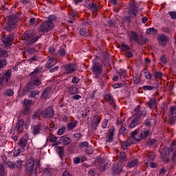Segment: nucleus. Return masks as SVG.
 Masks as SVG:
<instances>
[{
    "mask_svg": "<svg viewBox=\"0 0 176 176\" xmlns=\"http://www.w3.org/2000/svg\"><path fill=\"white\" fill-rule=\"evenodd\" d=\"M155 153L150 152L148 155V159H149V160H153L155 159Z\"/></svg>",
    "mask_w": 176,
    "mask_h": 176,
    "instance_id": "nucleus-63",
    "label": "nucleus"
},
{
    "mask_svg": "<svg viewBox=\"0 0 176 176\" xmlns=\"http://www.w3.org/2000/svg\"><path fill=\"white\" fill-rule=\"evenodd\" d=\"M87 5L88 6V9H90V10H92V11H96V10H98V7H97V4L96 3H87Z\"/></svg>",
    "mask_w": 176,
    "mask_h": 176,
    "instance_id": "nucleus-38",
    "label": "nucleus"
},
{
    "mask_svg": "<svg viewBox=\"0 0 176 176\" xmlns=\"http://www.w3.org/2000/svg\"><path fill=\"white\" fill-rule=\"evenodd\" d=\"M39 91H32L31 94L29 96L30 98H35V97H36V96H39Z\"/></svg>",
    "mask_w": 176,
    "mask_h": 176,
    "instance_id": "nucleus-46",
    "label": "nucleus"
},
{
    "mask_svg": "<svg viewBox=\"0 0 176 176\" xmlns=\"http://www.w3.org/2000/svg\"><path fill=\"white\" fill-rule=\"evenodd\" d=\"M138 164V160L134 159L132 160L131 162H128V166L130 168L131 167H135Z\"/></svg>",
    "mask_w": 176,
    "mask_h": 176,
    "instance_id": "nucleus-42",
    "label": "nucleus"
},
{
    "mask_svg": "<svg viewBox=\"0 0 176 176\" xmlns=\"http://www.w3.org/2000/svg\"><path fill=\"white\" fill-rule=\"evenodd\" d=\"M137 43L139 45H145L146 42H148V39L145 38H142V35L138 36V40H136Z\"/></svg>",
    "mask_w": 176,
    "mask_h": 176,
    "instance_id": "nucleus-31",
    "label": "nucleus"
},
{
    "mask_svg": "<svg viewBox=\"0 0 176 176\" xmlns=\"http://www.w3.org/2000/svg\"><path fill=\"white\" fill-rule=\"evenodd\" d=\"M47 141H50V142H55L57 141V137H56L54 135H50V138H47Z\"/></svg>",
    "mask_w": 176,
    "mask_h": 176,
    "instance_id": "nucleus-49",
    "label": "nucleus"
},
{
    "mask_svg": "<svg viewBox=\"0 0 176 176\" xmlns=\"http://www.w3.org/2000/svg\"><path fill=\"white\" fill-rule=\"evenodd\" d=\"M168 116V123L170 126L175 124L176 122V106H172L169 109Z\"/></svg>",
    "mask_w": 176,
    "mask_h": 176,
    "instance_id": "nucleus-7",
    "label": "nucleus"
},
{
    "mask_svg": "<svg viewBox=\"0 0 176 176\" xmlns=\"http://www.w3.org/2000/svg\"><path fill=\"white\" fill-rule=\"evenodd\" d=\"M172 162L174 164H176V151L173 152V157H172Z\"/></svg>",
    "mask_w": 176,
    "mask_h": 176,
    "instance_id": "nucleus-64",
    "label": "nucleus"
},
{
    "mask_svg": "<svg viewBox=\"0 0 176 176\" xmlns=\"http://www.w3.org/2000/svg\"><path fill=\"white\" fill-rule=\"evenodd\" d=\"M42 118L46 119V118H49L52 119L53 116H54V110H53V107H48L41 113Z\"/></svg>",
    "mask_w": 176,
    "mask_h": 176,
    "instance_id": "nucleus-10",
    "label": "nucleus"
},
{
    "mask_svg": "<svg viewBox=\"0 0 176 176\" xmlns=\"http://www.w3.org/2000/svg\"><path fill=\"white\" fill-rule=\"evenodd\" d=\"M56 152H57L59 157H63V156H64V147L58 146L56 148Z\"/></svg>",
    "mask_w": 176,
    "mask_h": 176,
    "instance_id": "nucleus-39",
    "label": "nucleus"
},
{
    "mask_svg": "<svg viewBox=\"0 0 176 176\" xmlns=\"http://www.w3.org/2000/svg\"><path fill=\"white\" fill-rule=\"evenodd\" d=\"M160 61L162 63V64L166 65L167 63V58H166V55H162L160 56Z\"/></svg>",
    "mask_w": 176,
    "mask_h": 176,
    "instance_id": "nucleus-52",
    "label": "nucleus"
},
{
    "mask_svg": "<svg viewBox=\"0 0 176 176\" xmlns=\"http://www.w3.org/2000/svg\"><path fill=\"white\" fill-rule=\"evenodd\" d=\"M32 104V101L31 100H24L23 105H24V109H23V114L24 115H28L30 113V111L31 109V107H30Z\"/></svg>",
    "mask_w": 176,
    "mask_h": 176,
    "instance_id": "nucleus-14",
    "label": "nucleus"
},
{
    "mask_svg": "<svg viewBox=\"0 0 176 176\" xmlns=\"http://www.w3.org/2000/svg\"><path fill=\"white\" fill-rule=\"evenodd\" d=\"M78 146L80 148V149H83V148H87L89 146V142H82L79 144Z\"/></svg>",
    "mask_w": 176,
    "mask_h": 176,
    "instance_id": "nucleus-50",
    "label": "nucleus"
},
{
    "mask_svg": "<svg viewBox=\"0 0 176 176\" xmlns=\"http://www.w3.org/2000/svg\"><path fill=\"white\" fill-rule=\"evenodd\" d=\"M142 89L143 90H148V91H151V90H153V89H155V87L153 86H151V85H144Z\"/></svg>",
    "mask_w": 176,
    "mask_h": 176,
    "instance_id": "nucleus-54",
    "label": "nucleus"
},
{
    "mask_svg": "<svg viewBox=\"0 0 176 176\" xmlns=\"http://www.w3.org/2000/svg\"><path fill=\"white\" fill-rule=\"evenodd\" d=\"M91 71L95 75H101L102 74V64L99 63H94Z\"/></svg>",
    "mask_w": 176,
    "mask_h": 176,
    "instance_id": "nucleus-11",
    "label": "nucleus"
},
{
    "mask_svg": "<svg viewBox=\"0 0 176 176\" xmlns=\"http://www.w3.org/2000/svg\"><path fill=\"white\" fill-rule=\"evenodd\" d=\"M78 126V121H74L67 124L68 130H74Z\"/></svg>",
    "mask_w": 176,
    "mask_h": 176,
    "instance_id": "nucleus-36",
    "label": "nucleus"
},
{
    "mask_svg": "<svg viewBox=\"0 0 176 176\" xmlns=\"http://www.w3.org/2000/svg\"><path fill=\"white\" fill-rule=\"evenodd\" d=\"M140 129H136L131 133L130 138H133L135 141H141V135H140Z\"/></svg>",
    "mask_w": 176,
    "mask_h": 176,
    "instance_id": "nucleus-16",
    "label": "nucleus"
},
{
    "mask_svg": "<svg viewBox=\"0 0 176 176\" xmlns=\"http://www.w3.org/2000/svg\"><path fill=\"white\" fill-rule=\"evenodd\" d=\"M13 41H14V36L13 34H9L8 36H3L1 37V42L3 43L6 47L12 46Z\"/></svg>",
    "mask_w": 176,
    "mask_h": 176,
    "instance_id": "nucleus-9",
    "label": "nucleus"
},
{
    "mask_svg": "<svg viewBox=\"0 0 176 176\" xmlns=\"http://www.w3.org/2000/svg\"><path fill=\"white\" fill-rule=\"evenodd\" d=\"M119 134L121 135H124V134H126V126H121V128L119 131Z\"/></svg>",
    "mask_w": 176,
    "mask_h": 176,
    "instance_id": "nucleus-51",
    "label": "nucleus"
},
{
    "mask_svg": "<svg viewBox=\"0 0 176 176\" xmlns=\"http://www.w3.org/2000/svg\"><path fill=\"white\" fill-rule=\"evenodd\" d=\"M167 37L166 35H160V37L158 38V42L161 46H166V43H167L166 39Z\"/></svg>",
    "mask_w": 176,
    "mask_h": 176,
    "instance_id": "nucleus-26",
    "label": "nucleus"
},
{
    "mask_svg": "<svg viewBox=\"0 0 176 176\" xmlns=\"http://www.w3.org/2000/svg\"><path fill=\"white\" fill-rule=\"evenodd\" d=\"M39 71H41V68H39V67L36 68L34 70V72H32L31 73V74H30L31 76H32V78H35V76H36V75H37L38 72H39Z\"/></svg>",
    "mask_w": 176,
    "mask_h": 176,
    "instance_id": "nucleus-55",
    "label": "nucleus"
},
{
    "mask_svg": "<svg viewBox=\"0 0 176 176\" xmlns=\"http://www.w3.org/2000/svg\"><path fill=\"white\" fill-rule=\"evenodd\" d=\"M8 168H10V170H13V168H14V167H16V163L12 162V161H8L6 163Z\"/></svg>",
    "mask_w": 176,
    "mask_h": 176,
    "instance_id": "nucleus-45",
    "label": "nucleus"
},
{
    "mask_svg": "<svg viewBox=\"0 0 176 176\" xmlns=\"http://www.w3.org/2000/svg\"><path fill=\"white\" fill-rule=\"evenodd\" d=\"M57 63V60L54 58H51L45 64V68H52Z\"/></svg>",
    "mask_w": 176,
    "mask_h": 176,
    "instance_id": "nucleus-23",
    "label": "nucleus"
},
{
    "mask_svg": "<svg viewBox=\"0 0 176 176\" xmlns=\"http://www.w3.org/2000/svg\"><path fill=\"white\" fill-rule=\"evenodd\" d=\"M113 174H120L121 171H122V167H120V166L119 165H114L113 166Z\"/></svg>",
    "mask_w": 176,
    "mask_h": 176,
    "instance_id": "nucleus-37",
    "label": "nucleus"
},
{
    "mask_svg": "<svg viewBox=\"0 0 176 176\" xmlns=\"http://www.w3.org/2000/svg\"><path fill=\"white\" fill-rule=\"evenodd\" d=\"M34 166H35V159L30 157L25 163V173L28 175H34L35 173L34 172Z\"/></svg>",
    "mask_w": 176,
    "mask_h": 176,
    "instance_id": "nucleus-3",
    "label": "nucleus"
},
{
    "mask_svg": "<svg viewBox=\"0 0 176 176\" xmlns=\"http://www.w3.org/2000/svg\"><path fill=\"white\" fill-rule=\"evenodd\" d=\"M65 54H66L65 49L60 47L57 54V56H59V57H64Z\"/></svg>",
    "mask_w": 176,
    "mask_h": 176,
    "instance_id": "nucleus-43",
    "label": "nucleus"
},
{
    "mask_svg": "<svg viewBox=\"0 0 176 176\" xmlns=\"http://www.w3.org/2000/svg\"><path fill=\"white\" fill-rule=\"evenodd\" d=\"M138 10H140V8L137 6V3L133 2L132 4H131L129 10V14H133V16H137V13H138Z\"/></svg>",
    "mask_w": 176,
    "mask_h": 176,
    "instance_id": "nucleus-12",
    "label": "nucleus"
},
{
    "mask_svg": "<svg viewBox=\"0 0 176 176\" xmlns=\"http://www.w3.org/2000/svg\"><path fill=\"white\" fill-rule=\"evenodd\" d=\"M115 135V127H111L109 130L107 142H112L113 141V135Z\"/></svg>",
    "mask_w": 176,
    "mask_h": 176,
    "instance_id": "nucleus-19",
    "label": "nucleus"
},
{
    "mask_svg": "<svg viewBox=\"0 0 176 176\" xmlns=\"http://www.w3.org/2000/svg\"><path fill=\"white\" fill-rule=\"evenodd\" d=\"M156 104H157V100H156V98H152L151 99H150L149 102L146 103V105H148L150 109H153Z\"/></svg>",
    "mask_w": 176,
    "mask_h": 176,
    "instance_id": "nucleus-28",
    "label": "nucleus"
},
{
    "mask_svg": "<svg viewBox=\"0 0 176 176\" xmlns=\"http://www.w3.org/2000/svg\"><path fill=\"white\" fill-rule=\"evenodd\" d=\"M8 175V171L5 168V166L3 164H0V176Z\"/></svg>",
    "mask_w": 176,
    "mask_h": 176,
    "instance_id": "nucleus-34",
    "label": "nucleus"
},
{
    "mask_svg": "<svg viewBox=\"0 0 176 176\" xmlns=\"http://www.w3.org/2000/svg\"><path fill=\"white\" fill-rule=\"evenodd\" d=\"M28 143V139L22 138L18 142V146H19V148H25V146H27Z\"/></svg>",
    "mask_w": 176,
    "mask_h": 176,
    "instance_id": "nucleus-27",
    "label": "nucleus"
},
{
    "mask_svg": "<svg viewBox=\"0 0 176 176\" xmlns=\"http://www.w3.org/2000/svg\"><path fill=\"white\" fill-rule=\"evenodd\" d=\"M15 130H17L18 131H23V130H24L23 119H21L17 122L16 125L15 126Z\"/></svg>",
    "mask_w": 176,
    "mask_h": 176,
    "instance_id": "nucleus-21",
    "label": "nucleus"
},
{
    "mask_svg": "<svg viewBox=\"0 0 176 176\" xmlns=\"http://www.w3.org/2000/svg\"><path fill=\"white\" fill-rule=\"evenodd\" d=\"M140 120L138 118H134L131 124L129 125V129H134V127H135V126H137L138 124V123H140Z\"/></svg>",
    "mask_w": 176,
    "mask_h": 176,
    "instance_id": "nucleus-30",
    "label": "nucleus"
},
{
    "mask_svg": "<svg viewBox=\"0 0 176 176\" xmlns=\"http://www.w3.org/2000/svg\"><path fill=\"white\" fill-rule=\"evenodd\" d=\"M104 100L109 102H113V97H112V95L109 94L105 95Z\"/></svg>",
    "mask_w": 176,
    "mask_h": 176,
    "instance_id": "nucleus-44",
    "label": "nucleus"
},
{
    "mask_svg": "<svg viewBox=\"0 0 176 176\" xmlns=\"http://www.w3.org/2000/svg\"><path fill=\"white\" fill-rule=\"evenodd\" d=\"M59 141H61L63 145L65 146L69 145V144L72 142V140H71L69 137H67L66 135L60 137Z\"/></svg>",
    "mask_w": 176,
    "mask_h": 176,
    "instance_id": "nucleus-20",
    "label": "nucleus"
},
{
    "mask_svg": "<svg viewBox=\"0 0 176 176\" xmlns=\"http://www.w3.org/2000/svg\"><path fill=\"white\" fill-rule=\"evenodd\" d=\"M23 36L27 45H34V43H35V42H37L38 39L41 38L40 36H35L34 30L25 32L23 34Z\"/></svg>",
    "mask_w": 176,
    "mask_h": 176,
    "instance_id": "nucleus-2",
    "label": "nucleus"
},
{
    "mask_svg": "<svg viewBox=\"0 0 176 176\" xmlns=\"http://www.w3.org/2000/svg\"><path fill=\"white\" fill-rule=\"evenodd\" d=\"M66 74H72L76 70V67L74 64H68L65 66Z\"/></svg>",
    "mask_w": 176,
    "mask_h": 176,
    "instance_id": "nucleus-18",
    "label": "nucleus"
},
{
    "mask_svg": "<svg viewBox=\"0 0 176 176\" xmlns=\"http://www.w3.org/2000/svg\"><path fill=\"white\" fill-rule=\"evenodd\" d=\"M129 41H133V42H137V40L138 39V35L137 32L131 31L128 34Z\"/></svg>",
    "mask_w": 176,
    "mask_h": 176,
    "instance_id": "nucleus-24",
    "label": "nucleus"
},
{
    "mask_svg": "<svg viewBox=\"0 0 176 176\" xmlns=\"http://www.w3.org/2000/svg\"><path fill=\"white\" fill-rule=\"evenodd\" d=\"M41 167V161L40 160H36V168L34 170V175L36 176L38 175V169Z\"/></svg>",
    "mask_w": 176,
    "mask_h": 176,
    "instance_id": "nucleus-47",
    "label": "nucleus"
},
{
    "mask_svg": "<svg viewBox=\"0 0 176 176\" xmlns=\"http://www.w3.org/2000/svg\"><path fill=\"white\" fill-rule=\"evenodd\" d=\"M49 52L50 54H52V56H57V53L56 52V48L54 47H50L49 48Z\"/></svg>",
    "mask_w": 176,
    "mask_h": 176,
    "instance_id": "nucleus-53",
    "label": "nucleus"
},
{
    "mask_svg": "<svg viewBox=\"0 0 176 176\" xmlns=\"http://www.w3.org/2000/svg\"><path fill=\"white\" fill-rule=\"evenodd\" d=\"M8 21L6 26V30L8 32H10L16 28V23L20 21V14H14L7 16Z\"/></svg>",
    "mask_w": 176,
    "mask_h": 176,
    "instance_id": "nucleus-1",
    "label": "nucleus"
},
{
    "mask_svg": "<svg viewBox=\"0 0 176 176\" xmlns=\"http://www.w3.org/2000/svg\"><path fill=\"white\" fill-rule=\"evenodd\" d=\"M100 122H101V118L100 116L96 115L94 117V120L91 122V129L92 130H97V127H98V124H100Z\"/></svg>",
    "mask_w": 176,
    "mask_h": 176,
    "instance_id": "nucleus-13",
    "label": "nucleus"
},
{
    "mask_svg": "<svg viewBox=\"0 0 176 176\" xmlns=\"http://www.w3.org/2000/svg\"><path fill=\"white\" fill-rule=\"evenodd\" d=\"M86 153H87V155H93V153H94V150L88 146L86 148Z\"/></svg>",
    "mask_w": 176,
    "mask_h": 176,
    "instance_id": "nucleus-60",
    "label": "nucleus"
},
{
    "mask_svg": "<svg viewBox=\"0 0 176 176\" xmlns=\"http://www.w3.org/2000/svg\"><path fill=\"white\" fill-rule=\"evenodd\" d=\"M174 148L170 147V148L165 147L162 150V153H161V159L164 162V163H168L170 162V155L173 153Z\"/></svg>",
    "mask_w": 176,
    "mask_h": 176,
    "instance_id": "nucleus-5",
    "label": "nucleus"
},
{
    "mask_svg": "<svg viewBox=\"0 0 176 176\" xmlns=\"http://www.w3.org/2000/svg\"><path fill=\"white\" fill-rule=\"evenodd\" d=\"M42 131V126L41 124L34 125L32 127V133L34 135H38V134H41V131Z\"/></svg>",
    "mask_w": 176,
    "mask_h": 176,
    "instance_id": "nucleus-17",
    "label": "nucleus"
},
{
    "mask_svg": "<svg viewBox=\"0 0 176 176\" xmlns=\"http://www.w3.org/2000/svg\"><path fill=\"white\" fill-rule=\"evenodd\" d=\"M1 8H3V10L6 12V13H8V12H9V4H8L7 3L3 4L1 6Z\"/></svg>",
    "mask_w": 176,
    "mask_h": 176,
    "instance_id": "nucleus-57",
    "label": "nucleus"
},
{
    "mask_svg": "<svg viewBox=\"0 0 176 176\" xmlns=\"http://www.w3.org/2000/svg\"><path fill=\"white\" fill-rule=\"evenodd\" d=\"M54 27L53 22L50 21H45L40 25L38 28V31L40 32H49Z\"/></svg>",
    "mask_w": 176,
    "mask_h": 176,
    "instance_id": "nucleus-8",
    "label": "nucleus"
},
{
    "mask_svg": "<svg viewBox=\"0 0 176 176\" xmlns=\"http://www.w3.org/2000/svg\"><path fill=\"white\" fill-rule=\"evenodd\" d=\"M69 93L72 95L78 94L79 88L76 85H71L69 87Z\"/></svg>",
    "mask_w": 176,
    "mask_h": 176,
    "instance_id": "nucleus-25",
    "label": "nucleus"
},
{
    "mask_svg": "<svg viewBox=\"0 0 176 176\" xmlns=\"http://www.w3.org/2000/svg\"><path fill=\"white\" fill-rule=\"evenodd\" d=\"M14 94V92L12 89H7L5 92V95L8 97H12Z\"/></svg>",
    "mask_w": 176,
    "mask_h": 176,
    "instance_id": "nucleus-58",
    "label": "nucleus"
},
{
    "mask_svg": "<svg viewBox=\"0 0 176 176\" xmlns=\"http://www.w3.org/2000/svg\"><path fill=\"white\" fill-rule=\"evenodd\" d=\"M142 74L144 75V78H146V79H148V80L152 79V74H151V72H149V70L146 69H144L142 71Z\"/></svg>",
    "mask_w": 176,
    "mask_h": 176,
    "instance_id": "nucleus-33",
    "label": "nucleus"
},
{
    "mask_svg": "<svg viewBox=\"0 0 176 176\" xmlns=\"http://www.w3.org/2000/svg\"><path fill=\"white\" fill-rule=\"evenodd\" d=\"M147 35H153V34H157V30L155 29V28H150L146 30Z\"/></svg>",
    "mask_w": 176,
    "mask_h": 176,
    "instance_id": "nucleus-40",
    "label": "nucleus"
},
{
    "mask_svg": "<svg viewBox=\"0 0 176 176\" xmlns=\"http://www.w3.org/2000/svg\"><path fill=\"white\" fill-rule=\"evenodd\" d=\"M32 90H34V84L28 83L23 89L22 92L19 93V94L21 96H25L27 93H30V91H32Z\"/></svg>",
    "mask_w": 176,
    "mask_h": 176,
    "instance_id": "nucleus-15",
    "label": "nucleus"
},
{
    "mask_svg": "<svg viewBox=\"0 0 176 176\" xmlns=\"http://www.w3.org/2000/svg\"><path fill=\"white\" fill-rule=\"evenodd\" d=\"M52 91V88L51 87H47L45 89V90L43 91L41 98L43 99V98H47V96H49V94H50V92Z\"/></svg>",
    "mask_w": 176,
    "mask_h": 176,
    "instance_id": "nucleus-29",
    "label": "nucleus"
},
{
    "mask_svg": "<svg viewBox=\"0 0 176 176\" xmlns=\"http://www.w3.org/2000/svg\"><path fill=\"white\" fill-rule=\"evenodd\" d=\"M12 76V69H8L0 74V85H8Z\"/></svg>",
    "mask_w": 176,
    "mask_h": 176,
    "instance_id": "nucleus-6",
    "label": "nucleus"
},
{
    "mask_svg": "<svg viewBox=\"0 0 176 176\" xmlns=\"http://www.w3.org/2000/svg\"><path fill=\"white\" fill-rule=\"evenodd\" d=\"M74 138H75V140H76V141H79V140H80V138H82V133H75L74 135Z\"/></svg>",
    "mask_w": 176,
    "mask_h": 176,
    "instance_id": "nucleus-59",
    "label": "nucleus"
},
{
    "mask_svg": "<svg viewBox=\"0 0 176 176\" xmlns=\"http://www.w3.org/2000/svg\"><path fill=\"white\" fill-rule=\"evenodd\" d=\"M8 51L0 48V72L8 65V60L6 58L8 57Z\"/></svg>",
    "mask_w": 176,
    "mask_h": 176,
    "instance_id": "nucleus-4",
    "label": "nucleus"
},
{
    "mask_svg": "<svg viewBox=\"0 0 176 176\" xmlns=\"http://www.w3.org/2000/svg\"><path fill=\"white\" fill-rule=\"evenodd\" d=\"M156 143V139L150 138L148 140L146 144L148 146H152L153 144Z\"/></svg>",
    "mask_w": 176,
    "mask_h": 176,
    "instance_id": "nucleus-48",
    "label": "nucleus"
},
{
    "mask_svg": "<svg viewBox=\"0 0 176 176\" xmlns=\"http://www.w3.org/2000/svg\"><path fill=\"white\" fill-rule=\"evenodd\" d=\"M140 135L142 140H144V138H146V137L149 135V130H145V129L142 130L141 133H140Z\"/></svg>",
    "mask_w": 176,
    "mask_h": 176,
    "instance_id": "nucleus-35",
    "label": "nucleus"
},
{
    "mask_svg": "<svg viewBox=\"0 0 176 176\" xmlns=\"http://www.w3.org/2000/svg\"><path fill=\"white\" fill-rule=\"evenodd\" d=\"M65 133V126H62L61 129H59L58 131V135H63Z\"/></svg>",
    "mask_w": 176,
    "mask_h": 176,
    "instance_id": "nucleus-61",
    "label": "nucleus"
},
{
    "mask_svg": "<svg viewBox=\"0 0 176 176\" xmlns=\"http://www.w3.org/2000/svg\"><path fill=\"white\" fill-rule=\"evenodd\" d=\"M130 145H133V142L131 141V139H129L126 141L123 142L121 144V147L124 151H127V148Z\"/></svg>",
    "mask_w": 176,
    "mask_h": 176,
    "instance_id": "nucleus-22",
    "label": "nucleus"
},
{
    "mask_svg": "<svg viewBox=\"0 0 176 176\" xmlns=\"http://www.w3.org/2000/svg\"><path fill=\"white\" fill-rule=\"evenodd\" d=\"M121 50L126 52V50H130V47L124 43L121 44Z\"/></svg>",
    "mask_w": 176,
    "mask_h": 176,
    "instance_id": "nucleus-56",
    "label": "nucleus"
},
{
    "mask_svg": "<svg viewBox=\"0 0 176 176\" xmlns=\"http://www.w3.org/2000/svg\"><path fill=\"white\" fill-rule=\"evenodd\" d=\"M80 34L82 35V36H89L90 34L89 33V30H87L86 28H81L80 30Z\"/></svg>",
    "mask_w": 176,
    "mask_h": 176,
    "instance_id": "nucleus-41",
    "label": "nucleus"
},
{
    "mask_svg": "<svg viewBox=\"0 0 176 176\" xmlns=\"http://www.w3.org/2000/svg\"><path fill=\"white\" fill-rule=\"evenodd\" d=\"M169 16L172 19V20H176V12H169Z\"/></svg>",
    "mask_w": 176,
    "mask_h": 176,
    "instance_id": "nucleus-62",
    "label": "nucleus"
},
{
    "mask_svg": "<svg viewBox=\"0 0 176 176\" xmlns=\"http://www.w3.org/2000/svg\"><path fill=\"white\" fill-rule=\"evenodd\" d=\"M144 116H145V111L144 110H140L134 114L135 118L139 119L140 121H141V118H142Z\"/></svg>",
    "mask_w": 176,
    "mask_h": 176,
    "instance_id": "nucleus-32",
    "label": "nucleus"
}]
</instances>
